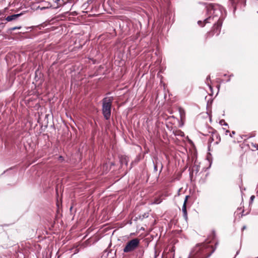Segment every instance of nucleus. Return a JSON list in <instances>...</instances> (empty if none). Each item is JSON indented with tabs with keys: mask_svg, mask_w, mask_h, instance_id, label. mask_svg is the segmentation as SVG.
I'll use <instances>...</instances> for the list:
<instances>
[{
	"mask_svg": "<svg viewBox=\"0 0 258 258\" xmlns=\"http://www.w3.org/2000/svg\"><path fill=\"white\" fill-rule=\"evenodd\" d=\"M112 98H105L103 101L102 111L104 117L108 119L110 118L111 114V106L112 103Z\"/></svg>",
	"mask_w": 258,
	"mask_h": 258,
	"instance_id": "f257e3e1",
	"label": "nucleus"
},
{
	"mask_svg": "<svg viewBox=\"0 0 258 258\" xmlns=\"http://www.w3.org/2000/svg\"><path fill=\"white\" fill-rule=\"evenodd\" d=\"M140 240L138 238H134L128 241L123 248V252L125 253L131 252L135 250L138 247Z\"/></svg>",
	"mask_w": 258,
	"mask_h": 258,
	"instance_id": "f03ea898",
	"label": "nucleus"
},
{
	"mask_svg": "<svg viewBox=\"0 0 258 258\" xmlns=\"http://www.w3.org/2000/svg\"><path fill=\"white\" fill-rule=\"evenodd\" d=\"M188 196H186L185 198V199H184V203H183V206H182V211L183 213V216L184 217V218L185 219L187 218V211H186V203H187V201L188 200Z\"/></svg>",
	"mask_w": 258,
	"mask_h": 258,
	"instance_id": "7ed1b4c3",
	"label": "nucleus"
},
{
	"mask_svg": "<svg viewBox=\"0 0 258 258\" xmlns=\"http://www.w3.org/2000/svg\"><path fill=\"white\" fill-rule=\"evenodd\" d=\"M21 15V14H15V15H12L8 16L6 18V20L9 22L12 21L13 20L17 19Z\"/></svg>",
	"mask_w": 258,
	"mask_h": 258,
	"instance_id": "20e7f679",
	"label": "nucleus"
},
{
	"mask_svg": "<svg viewBox=\"0 0 258 258\" xmlns=\"http://www.w3.org/2000/svg\"><path fill=\"white\" fill-rule=\"evenodd\" d=\"M120 162H121V164L124 163L125 165H127V160H126V157L121 158L120 159Z\"/></svg>",
	"mask_w": 258,
	"mask_h": 258,
	"instance_id": "39448f33",
	"label": "nucleus"
},
{
	"mask_svg": "<svg viewBox=\"0 0 258 258\" xmlns=\"http://www.w3.org/2000/svg\"><path fill=\"white\" fill-rule=\"evenodd\" d=\"M219 123L221 125H225V126L228 125V124L223 119L221 120L220 121Z\"/></svg>",
	"mask_w": 258,
	"mask_h": 258,
	"instance_id": "423d86ee",
	"label": "nucleus"
},
{
	"mask_svg": "<svg viewBox=\"0 0 258 258\" xmlns=\"http://www.w3.org/2000/svg\"><path fill=\"white\" fill-rule=\"evenodd\" d=\"M21 28V26L15 27L11 28L10 30H12V31H13V30H15L16 29H20Z\"/></svg>",
	"mask_w": 258,
	"mask_h": 258,
	"instance_id": "0eeeda50",
	"label": "nucleus"
},
{
	"mask_svg": "<svg viewBox=\"0 0 258 258\" xmlns=\"http://www.w3.org/2000/svg\"><path fill=\"white\" fill-rule=\"evenodd\" d=\"M243 2V7H244L246 5V0H242Z\"/></svg>",
	"mask_w": 258,
	"mask_h": 258,
	"instance_id": "6e6552de",
	"label": "nucleus"
},
{
	"mask_svg": "<svg viewBox=\"0 0 258 258\" xmlns=\"http://www.w3.org/2000/svg\"><path fill=\"white\" fill-rule=\"evenodd\" d=\"M254 199V196H252L251 197H250V200L251 201H252L253 200V199Z\"/></svg>",
	"mask_w": 258,
	"mask_h": 258,
	"instance_id": "1a4fd4ad",
	"label": "nucleus"
},
{
	"mask_svg": "<svg viewBox=\"0 0 258 258\" xmlns=\"http://www.w3.org/2000/svg\"><path fill=\"white\" fill-rule=\"evenodd\" d=\"M235 134V132L234 131H232V134H230V136L232 137V135H234Z\"/></svg>",
	"mask_w": 258,
	"mask_h": 258,
	"instance_id": "9d476101",
	"label": "nucleus"
},
{
	"mask_svg": "<svg viewBox=\"0 0 258 258\" xmlns=\"http://www.w3.org/2000/svg\"><path fill=\"white\" fill-rule=\"evenodd\" d=\"M59 1H60V0H53V1H52V3L53 2L57 3V2H59Z\"/></svg>",
	"mask_w": 258,
	"mask_h": 258,
	"instance_id": "9b49d317",
	"label": "nucleus"
},
{
	"mask_svg": "<svg viewBox=\"0 0 258 258\" xmlns=\"http://www.w3.org/2000/svg\"><path fill=\"white\" fill-rule=\"evenodd\" d=\"M246 228V226H244L242 228V230H243L244 229H245Z\"/></svg>",
	"mask_w": 258,
	"mask_h": 258,
	"instance_id": "f8f14e48",
	"label": "nucleus"
},
{
	"mask_svg": "<svg viewBox=\"0 0 258 258\" xmlns=\"http://www.w3.org/2000/svg\"><path fill=\"white\" fill-rule=\"evenodd\" d=\"M209 19H210V17H209ZM208 19H207L205 20V22H208Z\"/></svg>",
	"mask_w": 258,
	"mask_h": 258,
	"instance_id": "ddd939ff",
	"label": "nucleus"
},
{
	"mask_svg": "<svg viewBox=\"0 0 258 258\" xmlns=\"http://www.w3.org/2000/svg\"><path fill=\"white\" fill-rule=\"evenodd\" d=\"M226 134H227V133H229V131L228 130H227V131H226Z\"/></svg>",
	"mask_w": 258,
	"mask_h": 258,
	"instance_id": "4468645a",
	"label": "nucleus"
}]
</instances>
